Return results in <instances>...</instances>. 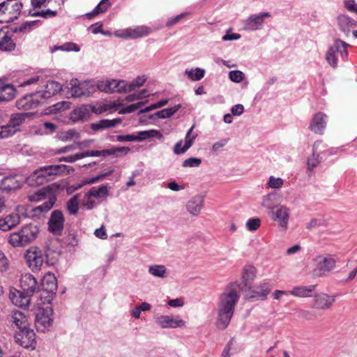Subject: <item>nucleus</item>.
Wrapping results in <instances>:
<instances>
[{
	"label": "nucleus",
	"mask_w": 357,
	"mask_h": 357,
	"mask_svg": "<svg viewBox=\"0 0 357 357\" xmlns=\"http://www.w3.org/2000/svg\"><path fill=\"white\" fill-rule=\"evenodd\" d=\"M129 31L130 38L131 39H136L138 38L144 37L151 33V29L144 26L129 28Z\"/></svg>",
	"instance_id": "obj_42"
},
{
	"label": "nucleus",
	"mask_w": 357,
	"mask_h": 357,
	"mask_svg": "<svg viewBox=\"0 0 357 357\" xmlns=\"http://www.w3.org/2000/svg\"><path fill=\"white\" fill-rule=\"evenodd\" d=\"M284 184V180L280 177L271 176L268 178L267 185L272 189H280Z\"/></svg>",
	"instance_id": "obj_54"
},
{
	"label": "nucleus",
	"mask_w": 357,
	"mask_h": 357,
	"mask_svg": "<svg viewBox=\"0 0 357 357\" xmlns=\"http://www.w3.org/2000/svg\"><path fill=\"white\" fill-rule=\"evenodd\" d=\"M47 198H46V201H45L41 205L36 207L33 209V211L36 213H43L49 211L54 204H55V202L56 200V195L53 193L52 195H50Z\"/></svg>",
	"instance_id": "obj_38"
},
{
	"label": "nucleus",
	"mask_w": 357,
	"mask_h": 357,
	"mask_svg": "<svg viewBox=\"0 0 357 357\" xmlns=\"http://www.w3.org/2000/svg\"><path fill=\"white\" fill-rule=\"evenodd\" d=\"M149 273L155 278L163 279L167 277V271L165 266L155 264L149 266Z\"/></svg>",
	"instance_id": "obj_46"
},
{
	"label": "nucleus",
	"mask_w": 357,
	"mask_h": 357,
	"mask_svg": "<svg viewBox=\"0 0 357 357\" xmlns=\"http://www.w3.org/2000/svg\"><path fill=\"white\" fill-rule=\"evenodd\" d=\"M83 158V155H82V153H77L76 154H74V155H68V156H66V157H62V158H60L59 159V160L60 162H70V163H72V162H74L78 160H80Z\"/></svg>",
	"instance_id": "obj_63"
},
{
	"label": "nucleus",
	"mask_w": 357,
	"mask_h": 357,
	"mask_svg": "<svg viewBox=\"0 0 357 357\" xmlns=\"http://www.w3.org/2000/svg\"><path fill=\"white\" fill-rule=\"evenodd\" d=\"M321 144V141H317L312 146V153L310 156L307 159V170L308 172H312L314 169L320 164L321 158L319 155L317 153L319 150V145Z\"/></svg>",
	"instance_id": "obj_26"
},
{
	"label": "nucleus",
	"mask_w": 357,
	"mask_h": 357,
	"mask_svg": "<svg viewBox=\"0 0 357 357\" xmlns=\"http://www.w3.org/2000/svg\"><path fill=\"white\" fill-rule=\"evenodd\" d=\"M337 22L340 29L344 33L346 36H349L351 29L356 26V22L345 15H340L337 17Z\"/></svg>",
	"instance_id": "obj_30"
},
{
	"label": "nucleus",
	"mask_w": 357,
	"mask_h": 357,
	"mask_svg": "<svg viewBox=\"0 0 357 357\" xmlns=\"http://www.w3.org/2000/svg\"><path fill=\"white\" fill-rule=\"evenodd\" d=\"M21 289L33 296L39 289L36 278L30 273L22 275L20 279Z\"/></svg>",
	"instance_id": "obj_20"
},
{
	"label": "nucleus",
	"mask_w": 357,
	"mask_h": 357,
	"mask_svg": "<svg viewBox=\"0 0 357 357\" xmlns=\"http://www.w3.org/2000/svg\"><path fill=\"white\" fill-rule=\"evenodd\" d=\"M79 195L73 196L66 203V208L70 215H76L79 208Z\"/></svg>",
	"instance_id": "obj_43"
},
{
	"label": "nucleus",
	"mask_w": 357,
	"mask_h": 357,
	"mask_svg": "<svg viewBox=\"0 0 357 357\" xmlns=\"http://www.w3.org/2000/svg\"><path fill=\"white\" fill-rule=\"evenodd\" d=\"M39 229L33 224L23 226L19 231L10 234L8 241L13 247H24L37 238Z\"/></svg>",
	"instance_id": "obj_3"
},
{
	"label": "nucleus",
	"mask_w": 357,
	"mask_h": 357,
	"mask_svg": "<svg viewBox=\"0 0 357 357\" xmlns=\"http://www.w3.org/2000/svg\"><path fill=\"white\" fill-rule=\"evenodd\" d=\"M344 6L349 11L357 13V4L354 0H345Z\"/></svg>",
	"instance_id": "obj_64"
},
{
	"label": "nucleus",
	"mask_w": 357,
	"mask_h": 357,
	"mask_svg": "<svg viewBox=\"0 0 357 357\" xmlns=\"http://www.w3.org/2000/svg\"><path fill=\"white\" fill-rule=\"evenodd\" d=\"M146 102H139L136 104H132L123 107L119 111V114H129L135 112L138 108L141 107Z\"/></svg>",
	"instance_id": "obj_60"
},
{
	"label": "nucleus",
	"mask_w": 357,
	"mask_h": 357,
	"mask_svg": "<svg viewBox=\"0 0 357 357\" xmlns=\"http://www.w3.org/2000/svg\"><path fill=\"white\" fill-rule=\"evenodd\" d=\"M94 106L91 105H83L75 109L70 114V119L73 121H78L86 119L89 117L91 112H93Z\"/></svg>",
	"instance_id": "obj_24"
},
{
	"label": "nucleus",
	"mask_w": 357,
	"mask_h": 357,
	"mask_svg": "<svg viewBox=\"0 0 357 357\" xmlns=\"http://www.w3.org/2000/svg\"><path fill=\"white\" fill-rule=\"evenodd\" d=\"M40 96V92H38L35 94L26 95L17 100L16 107L19 109L24 110L36 108L40 103V100L38 99Z\"/></svg>",
	"instance_id": "obj_19"
},
{
	"label": "nucleus",
	"mask_w": 357,
	"mask_h": 357,
	"mask_svg": "<svg viewBox=\"0 0 357 357\" xmlns=\"http://www.w3.org/2000/svg\"><path fill=\"white\" fill-rule=\"evenodd\" d=\"M33 115V112L16 113L11 115L8 123L0 126V139L13 135L19 130V127L25 122V120Z\"/></svg>",
	"instance_id": "obj_4"
},
{
	"label": "nucleus",
	"mask_w": 357,
	"mask_h": 357,
	"mask_svg": "<svg viewBox=\"0 0 357 357\" xmlns=\"http://www.w3.org/2000/svg\"><path fill=\"white\" fill-rule=\"evenodd\" d=\"M20 222V217L17 213H11L0 219V229L6 231L10 230Z\"/></svg>",
	"instance_id": "obj_29"
},
{
	"label": "nucleus",
	"mask_w": 357,
	"mask_h": 357,
	"mask_svg": "<svg viewBox=\"0 0 357 357\" xmlns=\"http://www.w3.org/2000/svg\"><path fill=\"white\" fill-rule=\"evenodd\" d=\"M202 163V160L198 158H190L183 162L184 167H197Z\"/></svg>",
	"instance_id": "obj_59"
},
{
	"label": "nucleus",
	"mask_w": 357,
	"mask_h": 357,
	"mask_svg": "<svg viewBox=\"0 0 357 357\" xmlns=\"http://www.w3.org/2000/svg\"><path fill=\"white\" fill-rule=\"evenodd\" d=\"M185 74L192 81H199L204 77L205 70L199 68H187L185 70Z\"/></svg>",
	"instance_id": "obj_47"
},
{
	"label": "nucleus",
	"mask_w": 357,
	"mask_h": 357,
	"mask_svg": "<svg viewBox=\"0 0 357 357\" xmlns=\"http://www.w3.org/2000/svg\"><path fill=\"white\" fill-rule=\"evenodd\" d=\"M336 298V295L330 296L325 293L316 294L312 307L322 310L329 309L335 302Z\"/></svg>",
	"instance_id": "obj_17"
},
{
	"label": "nucleus",
	"mask_w": 357,
	"mask_h": 357,
	"mask_svg": "<svg viewBox=\"0 0 357 357\" xmlns=\"http://www.w3.org/2000/svg\"><path fill=\"white\" fill-rule=\"evenodd\" d=\"M315 289V285L295 287L289 293L294 296L306 298L310 297Z\"/></svg>",
	"instance_id": "obj_33"
},
{
	"label": "nucleus",
	"mask_w": 357,
	"mask_h": 357,
	"mask_svg": "<svg viewBox=\"0 0 357 357\" xmlns=\"http://www.w3.org/2000/svg\"><path fill=\"white\" fill-rule=\"evenodd\" d=\"M17 342L25 349H34L36 347V334L29 327L20 330L15 336Z\"/></svg>",
	"instance_id": "obj_13"
},
{
	"label": "nucleus",
	"mask_w": 357,
	"mask_h": 357,
	"mask_svg": "<svg viewBox=\"0 0 357 357\" xmlns=\"http://www.w3.org/2000/svg\"><path fill=\"white\" fill-rule=\"evenodd\" d=\"M317 268L314 270V274L317 276H321L332 271L336 265L335 257L331 255L326 256H318L316 258Z\"/></svg>",
	"instance_id": "obj_10"
},
{
	"label": "nucleus",
	"mask_w": 357,
	"mask_h": 357,
	"mask_svg": "<svg viewBox=\"0 0 357 357\" xmlns=\"http://www.w3.org/2000/svg\"><path fill=\"white\" fill-rule=\"evenodd\" d=\"M240 285L234 283L227 286L221 294L218 305V319L216 326L224 330L229 324L233 317L236 303L240 298Z\"/></svg>",
	"instance_id": "obj_1"
},
{
	"label": "nucleus",
	"mask_w": 357,
	"mask_h": 357,
	"mask_svg": "<svg viewBox=\"0 0 357 357\" xmlns=\"http://www.w3.org/2000/svg\"><path fill=\"white\" fill-rule=\"evenodd\" d=\"M69 167L65 165H53L40 167L33 172L26 181L30 185H43L52 179L54 176L63 173Z\"/></svg>",
	"instance_id": "obj_2"
},
{
	"label": "nucleus",
	"mask_w": 357,
	"mask_h": 357,
	"mask_svg": "<svg viewBox=\"0 0 357 357\" xmlns=\"http://www.w3.org/2000/svg\"><path fill=\"white\" fill-rule=\"evenodd\" d=\"M22 184V181L17 180L16 176H9L1 180L0 189L3 192H9L21 188Z\"/></svg>",
	"instance_id": "obj_28"
},
{
	"label": "nucleus",
	"mask_w": 357,
	"mask_h": 357,
	"mask_svg": "<svg viewBox=\"0 0 357 357\" xmlns=\"http://www.w3.org/2000/svg\"><path fill=\"white\" fill-rule=\"evenodd\" d=\"M1 94L4 96L5 102H8L15 97V89L13 86L6 84L0 86Z\"/></svg>",
	"instance_id": "obj_51"
},
{
	"label": "nucleus",
	"mask_w": 357,
	"mask_h": 357,
	"mask_svg": "<svg viewBox=\"0 0 357 357\" xmlns=\"http://www.w3.org/2000/svg\"><path fill=\"white\" fill-rule=\"evenodd\" d=\"M349 46L348 43L340 39H335L326 54V59L328 64L333 68H335L337 66L339 58L343 60L347 59L348 56L347 48Z\"/></svg>",
	"instance_id": "obj_5"
},
{
	"label": "nucleus",
	"mask_w": 357,
	"mask_h": 357,
	"mask_svg": "<svg viewBox=\"0 0 357 357\" xmlns=\"http://www.w3.org/2000/svg\"><path fill=\"white\" fill-rule=\"evenodd\" d=\"M89 192L90 195L96 198L106 199L108 196V188L105 185H101L98 188L93 187Z\"/></svg>",
	"instance_id": "obj_49"
},
{
	"label": "nucleus",
	"mask_w": 357,
	"mask_h": 357,
	"mask_svg": "<svg viewBox=\"0 0 357 357\" xmlns=\"http://www.w3.org/2000/svg\"><path fill=\"white\" fill-rule=\"evenodd\" d=\"M180 105H177L172 107L162 109L160 111L155 112L153 115H151V118H153L154 116L160 119H165L170 117L174 113H176L180 109Z\"/></svg>",
	"instance_id": "obj_48"
},
{
	"label": "nucleus",
	"mask_w": 357,
	"mask_h": 357,
	"mask_svg": "<svg viewBox=\"0 0 357 357\" xmlns=\"http://www.w3.org/2000/svg\"><path fill=\"white\" fill-rule=\"evenodd\" d=\"M42 287L44 291L55 294L57 290V280L55 275L51 273H47L44 275Z\"/></svg>",
	"instance_id": "obj_31"
},
{
	"label": "nucleus",
	"mask_w": 357,
	"mask_h": 357,
	"mask_svg": "<svg viewBox=\"0 0 357 357\" xmlns=\"http://www.w3.org/2000/svg\"><path fill=\"white\" fill-rule=\"evenodd\" d=\"M277 202V194L272 192L263 197L261 205L268 209L273 210Z\"/></svg>",
	"instance_id": "obj_45"
},
{
	"label": "nucleus",
	"mask_w": 357,
	"mask_h": 357,
	"mask_svg": "<svg viewBox=\"0 0 357 357\" xmlns=\"http://www.w3.org/2000/svg\"><path fill=\"white\" fill-rule=\"evenodd\" d=\"M146 78L145 76H138L135 79H134L130 83L128 84L126 82V92H130L135 90L137 88L142 86L146 82Z\"/></svg>",
	"instance_id": "obj_50"
},
{
	"label": "nucleus",
	"mask_w": 357,
	"mask_h": 357,
	"mask_svg": "<svg viewBox=\"0 0 357 357\" xmlns=\"http://www.w3.org/2000/svg\"><path fill=\"white\" fill-rule=\"evenodd\" d=\"M271 285L268 282H263L258 286L252 288L248 287L245 290L244 298L248 301L265 300L271 291Z\"/></svg>",
	"instance_id": "obj_9"
},
{
	"label": "nucleus",
	"mask_w": 357,
	"mask_h": 357,
	"mask_svg": "<svg viewBox=\"0 0 357 357\" xmlns=\"http://www.w3.org/2000/svg\"><path fill=\"white\" fill-rule=\"evenodd\" d=\"M147 91L146 89L142 90L138 93H132L126 96V100L128 102L139 100L146 96Z\"/></svg>",
	"instance_id": "obj_62"
},
{
	"label": "nucleus",
	"mask_w": 357,
	"mask_h": 357,
	"mask_svg": "<svg viewBox=\"0 0 357 357\" xmlns=\"http://www.w3.org/2000/svg\"><path fill=\"white\" fill-rule=\"evenodd\" d=\"M204 206V197L199 195L192 197L186 204V209L190 214L197 216Z\"/></svg>",
	"instance_id": "obj_25"
},
{
	"label": "nucleus",
	"mask_w": 357,
	"mask_h": 357,
	"mask_svg": "<svg viewBox=\"0 0 357 357\" xmlns=\"http://www.w3.org/2000/svg\"><path fill=\"white\" fill-rule=\"evenodd\" d=\"M39 21H30L26 22L19 26H15L13 29V31L17 32H26L31 29L32 26L36 24Z\"/></svg>",
	"instance_id": "obj_56"
},
{
	"label": "nucleus",
	"mask_w": 357,
	"mask_h": 357,
	"mask_svg": "<svg viewBox=\"0 0 357 357\" xmlns=\"http://www.w3.org/2000/svg\"><path fill=\"white\" fill-rule=\"evenodd\" d=\"M126 82L118 79H107L98 84V89L106 93H126Z\"/></svg>",
	"instance_id": "obj_15"
},
{
	"label": "nucleus",
	"mask_w": 357,
	"mask_h": 357,
	"mask_svg": "<svg viewBox=\"0 0 357 357\" xmlns=\"http://www.w3.org/2000/svg\"><path fill=\"white\" fill-rule=\"evenodd\" d=\"M268 12H263L257 14H252L243 22V30L255 31L263 28L266 18L270 17Z\"/></svg>",
	"instance_id": "obj_11"
},
{
	"label": "nucleus",
	"mask_w": 357,
	"mask_h": 357,
	"mask_svg": "<svg viewBox=\"0 0 357 357\" xmlns=\"http://www.w3.org/2000/svg\"><path fill=\"white\" fill-rule=\"evenodd\" d=\"M229 79L236 83L242 82L245 78V75L241 70H231L229 73Z\"/></svg>",
	"instance_id": "obj_58"
},
{
	"label": "nucleus",
	"mask_w": 357,
	"mask_h": 357,
	"mask_svg": "<svg viewBox=\"0 0 357 357\" xmlns=\"http://www.w3.org/2000/svg\"><path fill=\"white\" fill-rule=\"evenodd\" d=\"M80 137V135L75 130H69L64 132L61 137L63 140L68 141L71 139H77Z\"/></svg>",
	"instance_id": "obj_61"
},
{
	"label": "nucleus",
	"mask_w": 357,
	"mask_h": 357,
	"mask_svg": "<svg viewBox=\"0 0 357 357\" xmlns=\"http://www.w3.org/2000/svg\"><path fill=\"white\" fill-rule=\"evenodd\" d=\"M109 0H101L97 6L91 13L86 15V17L89 20L92 19L94 16L105 12L110 6Z\"/></svg>",
	"instance_id": "obj_44"
},
{
	"label": "nucleus",
	"mask_w": 357,
	"mask_h": 357,
	"mask_svg": "<svg viewBox=\"0 0 357 357\" xmlns=\"http://www.w3.org/2000/svg\"><path fill=\"white\" fill-rule=\"evenodd\" d=\"M24 257L26 264L33 271H40L45 261L43 251L36 247L28 250Z\"/></svg>",
	"instance_id": "obj_8"
},
{
	"label": "nucleus",
	"mask_w": 357,
	"mask_h": 357,
	"mask_svg": "<svg viewBox=\"0 0 357 357\" xmlns=\"http://www.w3.org/2000/svg\"><path fill=\"white\" fill-rule=\"evenodd\" d=\"M326 126V115L322 112H318L314 116L309 128L315 133L322 135Z\"/></svg>",
	"instance_id": "obj_27"
},
{
	"label": "nucleus",
	"mask_w": 357,
	"mask_h": 357,
	"mask_svg": "<svg viewBox=\"0 0 357 357\" xmlns=\"http://www.w3.org/2000/svg\"><path fill=\"white\" fill-rule=\"evenodd\" d=\"M61 91V85L54 81H50L47 83L45 90L40 93V97L49 98Z\"/></svg>",
	"instance_id": "obj_34"
},
{
	"label": "nucleus",
	"mask_w": 357,
	"mask_h": 357,
	"mask_svg": "<svg viewBox=\"0 0 357 357\" xmlns=\"http://www.w3.org/2000/svg\"><path fill=\"white\" fill-rule=\"evenodd\" d=\"M50 0H31L33 8L30 10L29 15L32 17H42L45 19L54 17L56 15V11L47 9L46 10L37 11L36 9L45 6L47 2Z\"/></svg>",
	"instance_id": "obj_21"
},
{
	"label": "nucleus",
	"mask_w": 357,
	"mask_h": 357,
	"mask_svg": "<svg viewBox=\"0 0 357 357\" xmlns=\"http://www.w3.org/2000/svg\"><path fill=\"white\" fill-rule=\"evenodd\" d=\"M10 321L14 324L19 329L22 330L28 328V320L24 314L19 310L12 312Z\"/></svg>",
	"instance_id": "obj_32"
},
{
	"label": "nucleus",
	"mask_w": 357,
	"mask_h": 357,
	"mask_svg": "<svg viewBox=\"0 0 357 357\" xmlns=\"http://www.w3.org/2000/svg\"><path fill=\"white\" fill-rule=\"evenodd\" d=\"M90 84L86 82H81L77 79H71L67 84L68 93L72 97L79 98L81 96H89L91 91L89 90Z\"/></svg>",
	"instance_id": "obj_14"
},
{
	"label": "nucleus",
	"mask_w": 357,
	"mask_h": 357,
	"mask_svg": "<svg viewBox=\"0 0 357 357\" xmlns=\"http://www.w3.org/2000/svg\"><path fill=\"white\" fill-rule=\"evenodd\" d=\"M243 282L245 287L250 285L256 276V268L252 266H246L242 273Z\"/></svg>",
	"instance_id": "obj_40"
},
{
	"label": "nucleus",
	"mask_w": 357,
	"mask_h": 357,
	"mask_svg": "<svg viewBox=\"0 0 357 357\" xmlns=\"http://www.w3.org/2000/svg\"><path fill=\"white\" fill-rule=\"evenodd\" d=\"M155 324L162 329L184 328L186 321L179 316L158 314L154 317Z\"/></svg>",
	"instance_id": "obj_7"
},
{
	"label": "nucleus",
	"mask_w": 357,
	"mask_h": 357,
	"mask_svg": "<svg viewBox=\"0 0 357 357\" xmlns=\"http://www.w3.org/2000/svg\"><path fill=\"white\" fill-rule=\"evenodd\" d=\"M82 204L88 210H91L96 206L97 204L93 199V197L89 195V192H87L82 202Z\"/></svg>",
	"instance_id": "obj_55"
},
{
	"label": "nucleus",
	"mask_w": 357,
	"mask_h": 357,
	"mask_svg": "<svg viewBox=\"0 0 357 357\" xmlns=\"http://www.w3.org/2000/svg\"><path fill=\"white\" fill-rule=\"evenodd\" d=\"M158 137L161 139L162 137V134L156 130H149L138 132L135 135V141L141 142L149 138Z\"/></svg>",
	"instance_id": "obj_41"
},
{
	"label": "nucleus",
	"mask_w": 357,
	"mask_h": 357,
	"mask_svg": "<svg viewBox=\"0 0 357 357\" xmlns=\"http://www.w3.org/2000/svg\"><path fill=\"white\" fill-rule=\"evenodd\" d=\"M53 190L50 187L43 188L33 193L29 194L28 198L31 202H39L46 199L50 195H52Z\"/></svg>",
	"instance_id": "obj_35"
},
{
	"label": "nucleus",
	"mask_w": 357,
	"mask_h": 357,
	"mask_svg": "<svg viewBox=\"0 0 357 357\" xmlns=\"http://www.w3.org/2000/svg\"><path fill=\"white\" fill-rule=\"evenodd\" d=\"M121 122V119H114L112 120H108V119H103L101 120L97 123H94L91 124V129L93 130H103L112 127H114L117 123H119Z\"/></svg>",
	"instance_id": "obj_37"
},
{
	"label": "nucleus",
	"mask_w": 357,
	"mask_h": 357,
	"mask_svg": "<svg viewBox=\"0 0 357 357\" xmlns=\"http://www.w3.org/2000/svg\"><path fill=\"white\" fill-rule=\"evenodd\" d=\"M22 3L16 0H6L0 3V22H9L17 19Z\"/></svg>",
	"instance_id": "obj_6"
},
{
	"label": "nucleus",
	"mask_w": 357,
	"mask_h": 357,
	"mask_svg": "<svg viewBox=\"0 0 357 357\" xmlns=\"http://www.w3.org/2000/svg\"><path fill=\"white\" fill-rule=\"evenodd\" d=\"M64 217L59 210L54 211L48 221L49 231L54 235H61L63 229Z\"/></svg>",
	"instance_id": "obj_16"
},
{
	"label": "nucleus",
	"mask_w": 357,
	"mask_h": 357,
	"mask_svg": "<svg viewBox=\"0 0 357 357\" xmlns=\"http://www.w3.org/2000/svg\"><path fill=\"white\" fill-rule=\"evenodd\" d=\"M53 310L51 307L47 306L40 309L36 315V326L38 330L45 331L50 328L53 322Z\"/></svg>",
	"instance_id": "obj_12"
},
{
	"label": "nucleus",
	"mask_w": 357,
	"mask_h": 357,
	"mask_svg": "<svg viewBox=\"0 0 357 357\" xmlns=\"http://www.w3.org/2000/svg\"><path fill=\"white\" fill-rule=\"evenodd\" d=\"M290 217V210L284 205L280 206L275 211H272L271 218L276 221L279 226L287 229Z\"/></svg>",
	"instance_id": "obj_18"
},
{
	"label": "nucleus",
	"mask_w": 357,
	"mask_h": 357,
	"mask_svg": "<svg viewBox=\"0 0 357 357\" xmlns=\"http://www.w3.org/2000/svg\"><path fill=\"white\" fill-rule=\"evenodd\" d=\"M31 296V295L26 294V292L22 289H15L10 293V298L12 303L20 307H27L30 303Z\"/></svg>",
	"instance_id": "obj_22"
},
{
	"label": "nucleus",
	"mask_w": 357,
	"mask_h": 357,
	"mask_svg": "<svg viewBox=\"0 0 357 357\" xmlns=\"http://www.w3.org/2000/svg\"><path fill=\"white\" fill-rule=\"evenodd\" d=\"M130 151L128 147H114L109 149H103L102 151H86L82 152L83 158L89 156L98 157L107 156L109 155H116L118 152L124 153L127 154Z\"/></svg>",
	"instance_id": "obj_23"
},
{
	"label": "nucleus",
	"mask_w": 357,
	"mask_h": 357,
	"mask_svg": "<svg viewBox=\"0 0 357 357\" xmlns=\"http://www.w3.org/2000/svg\"><path fill=\"white\" fill-rule=\"evenodd\" d=\"M15 47V43L6 32L0 30V50L12 51Z\"/></svg>",
	"instance_id": "obj_36"
},
{
	"label": "nucleus",
	"mask_w": 357,
	"mask_h": 357,
	"mask_svg": "<svg viewBox=\"0 0 357 357\" xmlns=\"http://www.w3.org/2000/svg\"><path fill=\"white\" fill-rule=\"evenodd\" d=\"M327 225V222L322 218H312L308 223L306 225V228L307 229H312L319 227H325Z\"/></svg>",
	"instance_id": "obj_53"
},
{
	"label": "nucleus",
	"mask_w": 357,
	"mask_h": 357,
	"mask_svg": "<svg viewBox=\"0 0 357 357\" xmlns=\"http://www.w3.org/2000/svg\"><path fill=\"white\" fill-rule=\"evenodd\" d=\"M261 225V220L259 218H250L246 222V228L248 231H256Z\"/></svg>",
	"instance_id": "obj_57"
},
{
	"label": "nucleus",
	"mask_w": 357,
	"mask_h": 357,
	"mask_svg": "<svg viewBox=\"0 0 357 357\" xmlns=\"http://www.w3.org/2000/svg\"><path fill=\"white\" fill-rule=\"evenodd\" d=\"M192 145V139L185 140L184 146L181 148L182 141L178 142L175 146L174 151L176 154L184 153Z\"/></svg>",
	"instance_id": "obj_52"
},
{
	"label": "nucleus",
	"mask_w": 357,
	"mask_h": 357,
	"mask_svg": "<svg viewBox=\"0 0 357 357\" xmlns=\"http://www.w3.org/2000/svg\"><path fill=\"white\" fill-rule=\"evenodd\" d=\"M121 106V104L116 102L105 101L101 103L98 107H94L93 113L101 114L107 111H115Z\"/></svg>",
	"instance_id": "obj_39"
}]
</instances>
